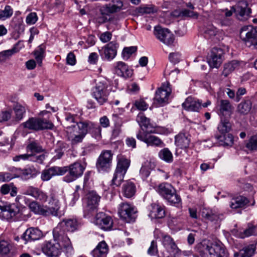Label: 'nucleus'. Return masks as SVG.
<instances>
[{
  "mask_svg": "<svg viewBox=\"0 0 257 257\" xmlns=\"http://www.w3.org/2000/svg\"><path fill=\"white\" fill-rule=\"evenodd\" d=\"M157 191L170 205L178 206L181 204L180 196L171 184L168 183H161L158 186Z\"/></svg>",
  "mask_w": 257,
  "mask_h": 257,
  "instance_id": "1a4fd4ad",
  "label": "nucleus"
},
{
  "mask_svg": "<svg viewBox=\"0 0 257 257\" xmlns=\"http://www.w3.org/2000/svg\"><path fill=\"white\" fill-rule=\"evenodd\" d=\"M190 138L187 133H180L175 136V144L181 149H187L189 147Z\"/></svg>",
  "mask_w": 257,
  "mask_h": 257,
  "instance_id": "c85d7f7f",
  "label": "nucleus"
},
{
  "mask_svg": "<svg viewBox=\"0 0 257 257\" xmlns=\"http://www.w3.org/2000/svg\"><path fill=\"white\" fill-rule=\"evenodd\" d=\"M165 133L164 128L157 126L150 131L140 130L136 134V138L138 140L146 144L148 146L162 147L164 145L163 142L159 137L152 135L151 134H164Z\"/></svg>",
  "mask_w": 257,
  "mask_h": 257,
  "instance_id": "7ed1b4c3",
  "label": "nucleus"
},
{
  "mask_svg": "<svg viewBox=\"0 0 257 257\" xmlns=\"http://www.w3.org/2000/svg\"><path fill=\"white\" fill-rule=\"evenodd\" d=\"M4 209V216L6 217L7 220L14 219L20 213V211L19 206L15 203L5 205Z\"/></svg>",
  "mask_w": 257,
  "mask_h": 257,
  "instance_id": "393cba45",
  "label": "nucleus"
},
{
  "mask_svg": "<svg viewBox=\"0 0 257 257\" xmlns=\"http://www.w3.org/2000/svg\"><path fill=\"white\" fill-rule=\"evenodd\" d=\"M113 154L110 150L102 151L98 157L96 167L99 172H108L112 166Z\"/></svg>",
  "mask_w": 257,
  "mask_h": 257,
  "instance_id": "4468645a",
  "label": "nucleus"
},
{
  "mask_svg": "<svg viewBox=\"0 0 257 257\" xmlns=\"http://www.w3.org/2000/svg\"><path fill=\"white\" fill-rule=\"evenodd\" d=\"M122 7L123 3L121 0H111L109 3L104 5L99 8L100 15L96 18L97 22L99 24H103L112 21V15L119 12Z\"/></svg>",
  "mask_w": 257,
  "mask_h": 257,
  "instance_id": "39448f33",
  "label": "nucleus"
},
{
  "mask_svg": "<svg viewBox=\"0 0 257 257\" xmlns=\"http://www.w3.org/2000/svg\"><path fill=\"white\" fill-rule=\"evenodd\" d=\"M182 107L187 111H198L201 108V102L191 97H188L182 103Z\"/></svg>",
  "mask_w": 257,
  "mask_h": 257,
  "instance_id": "a878e982",
  "label": "nucleus"
},
{
  "mask_svg": "<svg viewBox=\"0 0 257 257\" xmlns=\"http://www.w3.org/2000/svg\"><path fill=\"white\" fill-rule=\"evenodd\" d=\"M136 120L139 124L141 128V130H144L143 127H144L146 130L149 128L154 129L155 128L151 123L150 119L147 117L143 112H140L138 114L136 117Z\"/></svg>",
  "mask_w": 257,
  "mask_h": 257,
  "instance_id": "e433bc0d",
  "label": "nucleus"
},
{
  "mask_svg": "<svg viewBox=\"0 0 257 257\" xmlns=\"http://www.w3.org/2000/svg\"><path fill=\"white\" fill-rule=\"evenodd\" d=\"M12 247L11 244L9 241L5 240H0V254L2 255L8 254Z\"/></svg>",
  "mask_w": 257,
  "mask_h": 257,
  "instance_id": "603ef678",
  "label": "nucleus"
},
{
  "mask_svg": "<svg viewBox=\"0 0 257 257\" xmlns=\"http://www.w3.org/2000/svg\"><path fill=\"white\" fill-rule=\"evenodd\" d=\"M13 109L14 112V120L17 122H20L24 118L26 113L25 106L17 103L14 104Z\"/></svg>",
  "mask_w": 257,
  "mask_h": 257,
  "instance_id": "f704fd0d",
  "label": "nucleus"
},
{
  "mask_svg": "<svg viewBox=\"0 0 257 257\" xmlns=\"http://www.w3.org/2000/svg\"><path fill=\"white\" fill-rule=\"evenodd\" d=\"M100 196L94 191H89L83 199L84 216L95 213L98 210Z\"/></svg>",
  "mask_w": 257,
  "mask_h": 257,
  "instance_id": "9b49d317",
  "label": "nucleus"
},
{
  "mask_svg": "<svg viewBox=\"0 0 257 257\" xmlns=\"http://www.w3.org/2000/svg\"><path fill=\"white\" fill-rule=\"evenodd\" d=\"M27 148L32 152L39 153L43 151L42 148L35 142H32L29 144Z\"/></svg>",
  "mask_w": 257,
  "mask_h": 257,
  "instance_id": "0e129e2a",
  "label": "nucleus"
},
{
  "mask_svg": "<svg viewBox=\"0 0 257 257\" xmlns=\"http://www.w3.org/2000/svg\"><path fill=\"white\" fill-rule=\"evenodd\" d=\"M252 102L248 98L243 99L238 104L237 110L241 114L245 115L248 114L252 108Z\"/></svg>",
  "mask_w": 257,
  "mask_h": 257,
  "instance_id": "58836bf2",
  "label": "nucleus"
},
{
  "mask_svg": "<svg viewBox=\"0 0 257 257\" xmlns=\"http://www.w3.org/2000/svg\"><path fill=\"white\" fill-rule=\"evenodd\" d=\"M137 50V47L131 46L129 47H125L122 52V57L125 60H128L131 56Z\"/></svg>",
  "mask_w": 257,
  "mask_h": 257,
  "instance_id": "864d4df0",
  "label": "nucleus"
},
{
  "mask_svg": "<svg viewBox=\"0 0 257 257\" xmlns=\"http://www.w3.org/2000/svg\"><path fill=\"white\" fill-rule=\"evenodd\" d=\"M38 189V187H35L33 186H26L22 190V194L26 195L31 196L35 198Z\"/></svg>",
  "mask_w": 257,
  "mask_h": 257,
  "instance_id": "5fc2aeb1",
  "label": "nucleus"
},
{
  "mask_svg": "<svg viewBox=\"0 0 257 257\" xmlns=\"http://www.w3.org/2000/svg\"><path fill=\"white\" fill-rule=\"evenodd\" d=\"M50 207H45L39 210V206L37 202L33 201L29 204V207L31 211L35 213H40L43 215H52L58 216V212L60 209V202L54 193H51L49 201Z\"/></svg>",
  "mask_w": 257,
  "mask_h": 257,
  "instance_id": "0eeeda50",
  "label": "nucleus"
},
{
  "mask_svg": "<svg viewBox=\"0 0 257 257\" xmlns=\"http://www.w3.org/2000/svg\"><path fill=\"white\" fill-rule=\"evenodd\" d=\"M254 252L253 245H248L240 251V257H251L253 254Z\"/></svg>",
  "mask_w": 257,
  "mask_h": 257,
  "instance_id": "6e6d98bb",
  "label": "nucleus"
},
{
  "mask_svg": "<svg viewBox=\"0 0 257 257\" xmlns=\"http://www.w3.org/2000/svg\"><path fill=\"white\" fill-rule=\"evenodd\" d=\"M172 92L170 84L166 82L158 89L154 98V103L157 107L163 106L168 103L169 96Z\"/></svg>",
  "mask_w": 257,
  "mask_h": 257,
  "instance_id": "ddd939ff",
  "label": "nucleus"
},
{
  "mask_svg": "<svg viewBox=\"0 0 257 257\" xmlns=\"http://www.w3.org/2000/svg\"><path fill=\"white\" fill-rule=\"evenodd\" d=\"M16 52L15 48L0 52V62H5L9 57Z\"/></svg>",
  "mask_w": 257,
  "mask_h": 257,
  "instance_id": "4d7b16f0",
  "label": "nucleus"
},
{
  "mask_svg": "<svg viewBox=\"0 0 257 257\" xmlns=\"http://www.w3.org/2000/svg\"><path fill=\"white\" fill-rule=\"evenodd\" d=\"M134 105L139 110L145 111L147 109L148 104L146 101L143 99H140L137 100L134 103Z\"/></svg>",
  "mask_w": 257,
  "mask_h": 257,
  "instance_id": "bf43d9fd",
  "label": "nucleus"
},
{
  "mask_svg": "<svg viewBox=\"0 0 257 257\" xmlns=\"http://www.w3.org/2000/svg\"><path fill=\"white\" fill-rule=\"evenodd\" d=\"M35 199L42 203H44L47 201L48 196L45 192L38 188Z\"/></svg>",
  "mask_w": 257,
  "mask_h": 257,
  "instance_id": "052dcab7",
  "label": "nucleus"
},
{
  "mask_svg": "<svg viewBox=\"0 0 257 257\" xmlns=\"http://www.w3.org/2000/svg\"><path fill=\"white\" fill-rule=\"evenodd\" d=\"M181 56V54L178 52L171 53L169 56V59L171 62L177 63L180 61Z\"/></svg>",
  "mask_w": 257,
  "mask_h": 257,
  "instance_id": "774afa93",
  "label": "nucleus"
},
{
  "mask_svg": "<svg viewBox=\"0 0 257 257\" xmlns=\"http://www.w3.org/2000/svg\"><path fill=\"white\" fill-rule=\"evenodd\" d=\"M139 12L142 14H151L157 12V10L154 6H144L139 9Z\"/></svg>",
  "mask_w": 257,
  "mask_h": 257,
  "instance_id": "e2e57ef3",
  "label": "nucleus"
},
{
  "mask_svg": "<svg viewBox=\"0 0 257 257\" xmlns=\"http://www.w3.org/2000/svg\"><path fill=\"white\" fill-rule=\"evenodd\" d=\"M86 167V163L76 161L68 166L61 167L63 175L68 173L63 178V180L67 183H70L81 177Z\"/></svg>",
  "mask_w": 257,
  "mask_h": 257,
  "instance_id": "6e6552de",
  "label": "nucleus"
},
{
  "mask_svg": "<svg viewBox=\"0 0 257 257\" xmlns=\"http://www.w3.org/2000/svg\"><path fill=\"white\" fill-rule=\"evenodd\" d=\"M108 251V246L104 241L100 242L92 251L93 257H105Z\"/></svg>",
  "mask_w": 257,
  "mask_h": 257,
  "instance_id": "2f4dec72",
  "label": "nucleus"
},
{
  "mask_svg": "<svg viewBox=\"0 0 257 257\" xmlns=\"http://www.w3.org/2000/svg\"><path fill=\"white\" fill-rule=\"evenodd\" d=\"M201 215L203 218L210 221L217 220L218 218V215L214 213L212 210L206 208L202 209Z\"/></svg>",
  "mask_w": 257,
  "mask_h": 257,
  "instance_id": "09e8293b",
  "label": "nucleus"
},
{
  "mask_svg": "<svg viewBox=\"0 0 257 257\" xmlns=\"http://www.w3.org/2000/svg\"><path fill=\"white\" fill-rule=\"evenodd\" d=\"M42 231L37 228L30 227L28 228L22 236V238L25 243L29 241L38 240L42 236Z\"/></svg>",
  "mask_w": 257,
  "mask_h": 257,
  "instance_id": "5701e85b",
  "label": "nucleus"
},
{
  "mask_svg": "<svg viewBox=\"0 0 257 257\" xmlns=\"http://www.w3.org/2000/svg\"><path fill=\"white\" fill-rule=\"evenodd\" d=\"M239 64L237 61L232 60L224 65L223 74L227 77L230 73L233 71L238 67Z\"/></svg>",
  "mask_w": 257,
  "mask_h": 257,
  "instance_id": "37998d69",
  "label": "nucleus"
},
{
  "mask_svg": "<svg viewBox=\"0 0 257 257\" xmlns=\"http://www.w3.org/2000/svg\"><path fill=\"white\" fill-rule=\"evenodd\" d=\"M158 155L161 160L167 163H170L173 161L172 153L168 148H165L161 150Z\"/></svg>",
  "mask_w": 257,
  "mask_h": 257,
  "instance_id": "a19ab883",
  "label": "nucleus"
},
{
  "mask_svg": "<svg viewBox=\"0 0 257 257\" xmlns=\"http://www.w3.org/2000/svg\"><path fill=\"white\" fill-rule=\"evenodd\" d=\"M67 132L70 133L69 140L72 145H75L82 142L85 136L72 130L71 126H66Z\"/></svg>",
  "mask_w": 257,
  "mask_h": 257,
  "instance_id": "72a5a7b5",
  "label": "nucleus"
},
{
  "mask_svg": "<svg viewBox=\"0 0 257 257\" xmlns=\"http://www.w3.org/2000/svg\"><path fill=\"white\" fill-rule=\"evenodd\" d=\"M21 126L26 130L39 131L43 130H51L54 127L53 124L46 119L32 117L27 121L23 122Z\"/></svg>",
  "mask_w": 257,
  "mask_h": 257,
  "instance_id": "f8f14e48",
  "label": "nucleus"
},
{
  "mask_svg": "<svg viewBox=\"0 0 257 257\" xmlns=\"http://www.w3.org/2000/svg\"><path fill=\"white\" fill-rule=\"evenodd\" d=\"M136 192V185L130 180L126 181L122 186V193L123 195L127 198L133 197Z\"/></svg>",
  "mask_w": 257,
  "mask_h": 257,
  "instance_id": "473e14b6",
  "label": "nucleus"
},
{
  "mask_svg": "<svg viewBox=\"0 0 257 257\" xmlns=\"http://www.w3.org/2000/svg\"><path fill=\"white\" fill-rule=\"evenodd\" d=\"M232 109L230 102L227 100H221L220 101L219 111L220 113L224 114V113H229Z\"/></svg>",
  "mask_w": 257,
  "mask_h": 257,
  "instance_id": "8fccbe9b",
  "label": "nucleus"
},
{
  "mask_svg": "<svg viewBox=\"0 0 257 257\" xmlns=\"http://www.w3.org/2000/svg\"><path fill=\"white\" fill-rule=\"evenodd\" d=\"M154 33L158 40L168 46H171L174 42V36L168 29L156 26Z\"/></svg>",
  "mask_w": 257,
  "mask_h": 257,
  "instance_id": "dca6fc26",
  "label": "nucleus"
},
{
  "mask_svg": "<svg viewBox=\"0 0 257 257\" xmlns=\"http://www.w3.org/2000/svg\"><path fill=\"white\" fill-rule=\"evenodd\" d=\"M63 170L61 167L53 166L42 171L41 178L43 181H48L53 176H62Z\"/></svg>",
  "mask_w": 257,
  "mask_h": 257,
  "instance_id": "b1692460",
  "label": "nucleus"
},
{
  "mask_svg": "<svg viewBox=\"0 0 257 257\" xmlns=\"http://www.w3.org/2000/svg\"><path fill=\"white\" fill-rule=\"evenodd\" d=\"M92 126V122L89 120H83L76 122V124L72 125V130L86 136L89 132L90 127Z\"/></svg>",
  "mask_w": 257,
  "mask_h": 257,
  "instance_id": "c756f323",
  "label": "nucleus"
},
{
  "mask_svg": "<svg viewBox=\"0 0 257 257\" xmlns=\"http://www.w3.org/2000/svg\"><path fill=\"white\" fill-rule=\"evenodd\" d=\"M131 161L122 155H118L117 156V165L115 170L126 174L128 168L130 167Z\"/></svg>",
  "mask_w": 257,
  "mask_h": 257,
  "instance_id": "7c9ffc66",
  "label": "nucleus"
},
{
  "mask_svg": "<svg viewBox=\"0 0 257 257\" xmlns=\"http://www.w3.org/2000/svg\"><path fill=\"white\" fill-rule=\"evenodd\" d=\"M45 49L42 46H40L34 52L36 60L40 65L42 63V59L44 57Z\"/></svg>",
  "mask_w": 257,
  "mask_h": 257,
  "instance_id": "13d9d810",
  "label": "nucleus"
},
{
  "mask_svg": "<svg viewBox=\"0 0 257 257\" xmlns=\"http://www.w3.org/2000/svg\"><path fill=\"white\" fill-rule=\"evenodd\" d=\"M248 4L245 1L238 2L234 6L231 7V9H227L219 10L217 12L224 14L225 18H229L232 15L233 12L235 14L237 18L241 21L246 19L250 13V9L247 7Z\"/></svg>",
  "mask_w": 257,
  "mask_h": 257,
  "instance_id": "9d476101",
  "label": "nucleus"
},
{
  "mask_svg": "<svg viewBox=\"0 0 257 257\" xmlns=\"http://www.w3.org/2000/svg\"><path fill=\"white\" fill-rule=\"evenodd\" d=\"M38 18L35 12L30 13L26 17V22L28 25H34L38 21Z\"/></svg>",
  "mask_w": 257,
  "mask_h": 257,
  "instance_id": "680f3d73",
  "label": "nucleus"
},
{
  "mask_svg": "<svg viewBox=\"0 0 257 257\" xmlns=\"http://www.w3.org/2000/svg\"><path fill=\"white\" fill-rule=\"evenodd\" d=\"M125 174L115 170L112 179L111 180V185L116 186L120 185L122 182L123 181L124 177Z\"/></svg>",
  "mask_w": 257,
  "mask_h": 257,
  "instance_id": "49530a36",
  "label": "nucleus"
},
{
  "mask_svg": "<svg viewBox=\"0 0 257 257\" xmlns=\"http://www.w3.org/2000/svg\"><path fill=\"white\" fill-rule=\"evenodd\" d=\"M248 200L247 198L240 196L231 200L230 206L233 209H236L242 207L248 203Z\"/></svg>",
  "mask_w": 257,
  "mask_h": 257,
  "instance_id": "ea45409f",
  "label": "nucleus"
},
{
  "mask_svg": "<svg viewBox=\"0 0 257 257\" xmlns=\"http://www.w3.org/2000/svg\"><path fill=\"white\" fill-rule=\"evenodd\" d=\"M231 123L229 121L226 119H221L217 127L218 131L222 134H228L231 130Z\"/></svg>",
  "mask_w": 257,
  "mask_h": 257,
  "instance_id": "c03bdc74",
  "label": "nucleus"
},
{
  "mask_svg": "<svg viewBox=\"0 0 257 257\" xmlns=\"http://www.w3.org/2000/svg\"><path fill=\"white\" fill-rule=\"evenodd\" d=\"M223 51L221 48H213L208 54L207 62L211 68H218L222 63Z\"/></svg>",
  "mask_w": 257,
  "mask_h": 257,
  "instance_id": "a211bd4d",
  "label": "nucleus"
},
{
  "mask_svg": "<svg viewBox=\"0 0 257 257\" xmlns=\"http://www.w3.org/2000/svg\"><path fill=\"white\" fill-rule=\"evenodd\" d=\"M93 137L96 139H100L101 137V127L92 122V126L89 127V132Z\"/></svg>",
  "mask_w": 257,
  "mask_h": 257,
  "instance_id": "3c124183",
  "label": "nucleus"
},
{
  "mask_svg": "<svg viewBox=\"0 0 257 257\" xmlns=\"http://www.w3.org/2000/svg\"><path fill=\"white\" fill-rule=\"evenodd\" d=\"M240 37L247 47L253 46L257 48V30L251 27V29L248 32L246 30L242 29Z\"/></svg>",
  "mask_w": 257,
  "mask_h": 257,
  "instance_id": "aec40b11",
  "label": "nucleus"
},
{
  "mask_svg": "<svg viewBox=\"0 0 257 257\" xmlns=\"http://www.w3.org/2000/svg\"><path fill=\"white\" fill-rule=\"evenodd\" d=\"M158 253V246L157 241L153 240L151 245L148 249V253L151 255H155Z\"/></svg>",
  "mask_w": 257,
  "mask_h": 257,
  "instance_id": "69168bd1",
  "label": "nucleus"
},
{
  "mask_svg": "<svg viewBox=\"0 0 257 257\" xmlns=\"http://www.w3.org/2000/svg\"><path fill=\"white\" fill-rule=\"evenodd\" d=\"M256 231V227L255 225L249 224L247 227L243 232H239L236 235L239 238H244L255 235Z\"/></svg>",
  "mask_w": 257,
  "mask_h": 257,
  "instance_id": "79ce46f5",
  "label": "nucleus"
},
{
  "mask_svg": "<svg viewBox=\"0 0 257 257\" xmlns=\"http://www.w3.org/2000/svg\"><path fill=\"white\" fill-rule=\"evenodd\" d=\"M115 73L121 77L129 78L133 75L132 70L128 68V66L124 62L119 61L114 66Z\"/></svg>",
  "mask_w": 257,
  "mask_h": 257,
  "instance_id": "bb28decb",
  "label": "nucleus"
},
{
  "mask_svg": "<svg viewBox=\"0 0 257 257\" xmlns=\"http://www.w3.org/2000/svg\"><path fill=\"white\" fill-rule=\"evenodd\" d=\"M137 212V209L131 203L123 202L118 205V213L120 217L126 222L134 221Z\"/></svg>",
  "mask_w": 257,
  "mask_h": 257,
  "instance_id": "2eb2a0df",
  "label": "nucleus"
},
{
  "mask_svg": "<svg viewBox=\"0 0 257 257\" xmlns=\"http://www.w3.org/2000/svg\"><path fill=\"white\" fill-rule=\"evenodd\" d=\"M245 148L250 152H257V135L251 136L245 143Z\"/></svg>",
  "mask_w": 257,
  "mask_h": 257,
  "instance_id": "a18cd8bd",
  "label": "nucleus"
},
{
  "mask_svg": "<svg viewBox=\"0 0 257 257\" xmlns=\"http://www.w3.org/2000/svg\"><path fill=\"white\" fill-rule=\"evenodd\" d=\"M110 91V81L105 78L99 77L96 81L92 96L98 103L102 105L108 101Z\"/></svg>",
  "mask_w": 257,
  "mask_h": 257,
  "instance_id": "423d86ee",
  "label": "nucleus"
},
{
  "mask_svg": "<svg viewBox=\"0 0 257 257\" xmlns=\"http://www.w3.org/2000/svg\"><path fill=\"white\" fill-rule=\"evenodd\" d=\"M162 244L169 253L170 257H178L181 251L178 247L173 238L169 235H164L162 237Z\"/></svg>",
  "mask_w": 257,
  "mask_h": 257,
  "instance_id": "6ab92c4d",
  "label": "nucleus"
},
{
  "mask_svg": "<svg viewBox=\"0 0 257 257\" xmlns=\"http://www.w3.org/2000/svg\"><path fill=\"white\" fill-rule=\"evenodd\" d=\"M78 227V221L75 218L63 219L53 231V235L55 238H58L60 237L63 238L65 245L70 246L71 244L70 239L66 234V231L74 232Z\"/></svg>",
  "mask_w": 257,
  "mask_h": 257,
  "instance_id": "f03ea898",
  "label": "nucleus"
},
{
  "mask_svg": "<svg viewBox=\"0 0 257 257\" xmlns=\"http://www.w3.org/2000/svg\"><path fill=\"white\" fill-rule=\"evenodd\" d=\"M216 138L218 140L220 145L224 147H231L234 143L233 136L231 134H224L217 136Z\"/></svg>",
  "mask_w": 257,
  "mask_h": 257,
  "instance_id": "4c0bfd02",
  "label": "nucleus"
},
{
  "mask_svg": "<svg viewBox=\"0 0 257 257\" xmlns=\"http://www.w3.org/2000/svg\"><path fill=\"white\" fill-rule=\"evenodd\" d=\"M165 215L164 208L161 205L153 203L151 204L150 216L152 218H162Z\"/></svg>",
  "mask_w": 257,
  "mask_h": 257,
  "instance_id": "c9c22d12",
  "label": "nucleus"
},
{
  "mask_svg": "<svg viewBox=\"0 0 257 257\" xmlns=\"http://www.w3.org/2000/svg\"><path fill=\"white\" fill-rule=\"evenodd\" d=\"M197 250L201 257H227L228 251L221 242L210 243L203 240L197 245Z\"/></svg>",
  "mask_w": 257,
  "mask_h": 257,
  "instance_id": "f257e3e1",
  "label": "nucleus"
},
{
  "mask_svg": "<svg viewBox=\"0 0 257 257\" xmlns=\"http://www.w3.org/2000/svg\"><path fill=\"white\" fill-rule=\"evenodd\" d=\"M112 38L111 32L107 31L100 35L99 39L102 43H107L109 42Z\"/></svg>",
  "mask_w": 257,
  "mask_h": 257,
  "instance_id": "338daca9",
  "label": "nucleus"
},
{
  "mask_svg": "<svg viewBox=\"0 0 257 257\" xmlns=\"http://www.w3.org/2000/svg\"><path fill=\"white\" fill-rule=\"evenodd\" d=\"M12 171L14 173V178H21L25 180L34 178L37 175V171L34 168L30 167L23 169L14 168Z\"/></svg>",
  "mask_w": 257,
  "mask_h": 257,
  "instance_id": "4be33fe9",
  "label": "nucleus"
},
{
  "mask_svg": "<svg viewBox=\"0 0 257 257\" xmlns=\"http://www.w3.org/2000/svg\"><path fill=\"white\" fill-rule=\"evenodd\" d=\"M13 12L12 7L6 5L4 10H0V20L5 21L10 18L12 16Z\"/></svg>",
  "mask_w": 257,
  "mask_h": 257,
  "instance_id": "de8ad7c7",
  "label": "nucleus"
},
{
  "mask_svg": "<svg viewBox=\"0 0 257 257\" xmlns=\"http://www.w3.org/2000/svg\"><path fill=\"white\" fill-rule=\"evenodd\" d=\"M118 47V43L115 41L109 42L99 51L101 58L107 61L113 59L117 55Z\"/></svg>",
  "mask_w": 257,
  "mask_h": 257,
  "instance_id": "f3484780",
  "label": "nucleus"
},
{
  "mask_svg": "<svg viewBox=\"0 0 257 257\" xmlns=\"http://www.w3.org/2000/svg\"><path fill=\"white\" fill-rule=\"evenodd\" d=\"M94 222L99 228L104 230H110L113 225L112 218L102 212L96 214Z\"/></svg>",
  "mask_w": 257,
  "mask_h": 257,
  "instance_id": "412c9836",
  "label": "nucleus"
},
{
  "mask_svg": "<svg viewBox=\"0 0 257 257\" xmlns=\"http://www.w3.org/2000/svg\"><path fill=\"white\" fill-rule=\"evenodd\" d=\"M53 239L45 241L42 244L41 249L42 252L48 257H57L61 254L62 246L68 248L71 251L73 250L72 245L70 246L65 245L63 238H55L53 235Z\"/></svg>",
  "mask_w": 257,
  "mask_h": 257,
  "instance_id": "20e7f679",
  "label": "nucleus"
},
{
  "mask_svg": "<svg viewBox=\"0 0 257 257\" xmlns=\"http://www.w3.org/2000/svg\"><path fill=\"white\" fill-rule=\"evenodd\" d=\"M223 31L217 29L212 25H208L206 26L204 30V36L207 39H213L216 38L217 40L222 37Z\"/></svg>",
  "mask_w": 257,
  "mask_h": 257,
  "instance_id": "cd10ccee",
  "label": "nucleus"
}]
</instances>
